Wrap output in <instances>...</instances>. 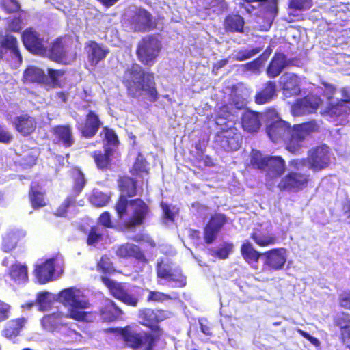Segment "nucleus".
<instances>
[{
    "label": "nucleus",
    "mask_w": 350,
    "mask_h": 350,
    "mask_svg": "<svg viewBox=\"0 0 350 350\" xmlns=\"http://www.w3.org/2000/svg\"><path fill=\"white\" fill-rule=\"evenodd\" d=\"M118 183L121 193L114 205L118 218L123 220V225L128 230L143 226L152 215L150 206L139 198L128 199L137 194V180L129 176H122Z\"/></svg>",
    "instance_id": "obj_1"
},
{
    "label": "nucleus",
    "mask_w": 350,
    "mask_h": 350,
    "mask_svg": "<svg viewBox=\"0 0 350 350\" xmlns=\"http://www.w3.org/2000/svg\"><path fill=\"white\" fill-rule=\"evenodd\" d=\"M217 140L220 142L224 151L229 152L236 151L240 146V134L236 128L226 125L217 134Z\"/></svg>",
    "instance_id": "obj_12"
},
{
    "label": "nucleus",
    "mask_w": 350,
    "mask_h": 350,
    "mask_svg": "<svg viewBox=\"0 0 350 350\" xmlns=\"http://www.w3.org/2000/svg\"><path fill=\"white\" fill-rule=\"evenodd\" d=\"M340 92L341 94L340 100L334 101L333 98L329 97V105L325 110L321 111L322 115H326L332 118L331 121H334L340 117L342 120L346 115L350 114V90L343 88Z\"/></svg>",
    "instance_id": "obj_8"
},
{
    "label": "nucleus",
    "mask_w": 350,
    "mask_h": 350,
    "mask_svg": "<svg viewBox=\"0 0 350 350\" xmlns=\"http://www.w3.org/2000/svg\"><path fill=\"white\" fill-rule=\"evenodd\" d=\"M103 321L112 322L120 319L123 312L121 308L113 300L107 298L99 310Z\"/></svg>",
    "instance_id": "obj_20"
},
{
    "label": "nucleus",
    "mask_w": 350,
    "mask_h": 350,
    "mask_svg": "<svg viewBox=\"0 0 350 350\" xmlns=\"http://www.w3.org/2000/svg\"><path fill=\"white\" fill-rule=\"evenodd\" d=\"M9 275L16 284H24L28 281L27 267L25 265L16 262L9 269Z\"/></svg>",
    "instance_id": "obj_32"
},
{
    "label": "nucleus",
    "mask_w": 350,
    "mask_h": 350,
    "mask_svg": "<svg viewBox=\"0 0 350 350\" xmlns=\"http://www.w3.org/2000/svg\"><path fill=\"white\" fill-rule=\"evenodd\" d=\"M312 5V0H290L289 8L293 10L304 11Z\"/></svg>",
    "instance_id": "obj_48"
},
{
    "label": "nucleus",
    "mask_w": 350,
    "mask_h": 350,
    "mask_svg": "<svg viewBox=\"0 0 350 350\" xmlns=\"http://www.w3.org/2000/svg\"><path fill=\"white\" fill-rule=\"evenodd\" d=\"M21 21L19 18H13L8 25V30L18 32L21 29Z\"/></svg>",
    "instance_id": "obj_64"
},
{
    "label": "nucleus",
    "mask_w": 350,
    "mask_h": 350,
    "mask_svg": "<svg viewBox=\"0 0 350 350\" xmlns=\"http://www.w3.org/2000/svg\"><path fill=\"white\" fill-rule=\"evenodd\" d=\"M227 6L228 5L224 0H209L208 5L206 7V9L209 12L219 15L227 9Z\"/></svg>",
    "instance_id": "obj_45"
},
{
    "label": "nucleus",
    "mask_w": 350,
    "mask_h": 350,
    "mask_svg": "<svg viewBox=\"0 0 350 350\" xmlns=\"http://www.w3.org/2000/svg\"><path fill=\"white\" fill-rule=\"evenodd\" d=\"M262 154H252L250 164L254 169L268 168L273 174V177L282 176L286 170L285 161L280 156L262 157Z\"/></svg>",
    "instance_id": "obj_9"
},
{
    "label": "nucleus",
    "mask_w": 350,
    "mask_h": 350,
    "mask_svg": "<svg viewBox=\"0 0 350 350\" xmlns=\"http://www.w3.org/2000/svg\"><path fill=\"white\" fill-rule=\"evenodd\" d=\"M54 133L59 144L70 147L74 144L71 128L69 126H58L54 129Z\"/></svg>",
    "instance_id": "obj_34"
},
{
    "label": "nucleus",
    "mask_w": 350,
    "mask_h": 350,
    "mask_svg": "<svg viewBox=\"0 0 350 350\" xmlns=\"http://www.w3.org/2000/svg\"><path fill=\"white\" fill-rule=\"evenodd\" d=\"M23 77L25 81L33 83H42L47 80V76L44 72L35 66L28 67L24 72Z\"/></svg>",
    "instance_id": "obj_39"
},
{
    "label": "nucleus",
    "mask_w": 350,
    "mask_h": 350,
    "mask_svg": "<svg viewBox=\"0 0 350 350\" xmlns=\"http://www.w3.org/2000/svg\"><path fill=\"white\" fill-rule=\"evenodd\" d=\"M261 125L260 114L252 111H246L242 114V126L250 133L256 132Z\"/></svg>",
    "instance_id": "obj_30"
},
{
    "label": "nucleus",
    "mask_w": 350,
    "mask_h": 350,
    "mask_svg": "<svg viewBox=\"0 0 350 350\" xmlns=\"http://www.w3.org/2000/svg\"><path fill=\"white\" fill-rule=\"evenodd\" d=\"M111 154H94V161L100 170H106L111 165Z\"/></svg>",
    "instance_id": "obj_51"
},
{
    "label": "nucleus",
    "mask_w": 350,
    "mask_h": 350,
    "mask_svg": "<svg viewBox=\"0 0 350 350\" xmlns=\"http://www.w3.org/2000/svg\"><path fill=\"white\" fill-rule=\"evenodd\" d=\"M129 172L133 176L142 180L150 174V164L142 154H137Z\"/></svg>",
    "instance_id": "obj_29"
},
{
    "label": "nucleus",
    "mask_w": 350,
    "mask_h": 350,
    "mask_svg": "<svg viewBox=\"0 0 350 350\" xmlns=\"http://www.w3.org/2000/svg\"><path fill=\"white\" fill-rule=\"evenodd\" d=\"M2 6L8 13L17 12L20 8V5L16 0H7Z\"/></svg>",
    "instance_id": "obj_60"
},
{
    "label": "nucleus",
    "mask_w": 350,
    "mask_h": 350,
    "mask_svg": "<svg viewBox=\"0 0 350 350\" xmlns=\"http://www.w3.org/2000/svg\"><path fill=\"white\" fill-rule=\"evenodd\" d=\"M27 322V319L25 317L8 321L2 330V336L10 340L16 338L25 327Z\"/></svg>",
    "instance_id": "obj_22"
},
{
    "label": "nucleus",
    "mask_w": 350,
    "mask_h": 350,
    "mask_svg": "<svg viewBox=\"0 0 350 350\" xmlns=\"http://www.w3.org/2000/svg\"><path fill=\"white\" fill-rule=\"evenodd\" d=\"M241 254L247 262H257L262 254L258 252L248 241H245L241 246Z\"/></svg>",
    "instance_id": "obj_38"
},
{
    "label": "nucleus",
    "mask_w": 350,
    "mask_h": 350,
    "mask_svg": "<svg viewBox=\"0 0 350 350\" xmlns=\"http://www.w3.org/2000/svg\"><path fill=\"white\" fill-rule=\"evenodd\" d=\"M250 238L256 245L261 247L273 246L278 243V238L275 233L262 224H258L254 228L250 234Z\"/></svg>",
    "instance_id": "obj_15"
},
{
    "label": "nucleus",
    "mask_w": 350,
    "mask_h": 350,
    "mask_svg": "<svg viewBox=\"0 0 350 350\" xmlns=\"http://www.w3.org/2000/svg\"><path fill=\"white\" fill-rule=\"evenodd\" d=\"M283 94L286 97L295 96L300 92V80L299 77L291 72H286L280 79Z\"/></svg>",
    "instance_id": "obj_17"
},
{
    "label": "nucleus",
    "mask_w": 350,
    "mask_h": 350,
    "mask_svg": "<svg viewBox=\"0 0 350 350\" xmlns=\"http://www.w3.org/2000/svg\"><path fill=\"white\" fill-rule=\"evenodd\" d=\"M44 196L45 193L42 191V188L38 183L33 182L31 184L29 198L33 209H39L46 205Z\"/></svg>",
    "instance_id": "obj_28"
},
{
    "label": "nucleus",
    "mask_w": 350,
    "mask_h": 350,
    "mask_svg": "<svg viewBox=\"0 0 350 350\" xmlns=\"http://www.w3.org/2000/svg\"><path fill=\"white\" fill-rule=\"evenodd\" d=\"M26 233L22 230H14L7 233L2 240L1 250L9 253L25 242Z\"/></svg>",
    "instance_id": "obj_21"
},
{
    "label": "nucleus",
    "mask_w": 350,
    "mask_h": 350,
    "mask_svg": "<svg viewBox=\"0 0 350 350\" xmlns=\"http://www.w3.org/2000/svg\"><path fill=\"white\" fill-rule=\"evenodd\" d=\"M22 40L27 49L35 54L42 55L46 52L44 36L32 28H28L23 33Z\"/></svg>",
    "instance_id": "obj_11"
},
{
    "label": "nucleus",
    "mask_w": 350,
    "mask_h": 350,
    "mask_svg": "<svg viewBox=\"0 0 350 350\" xmlns=\"http://www.w3.org/2000/svg\"><path fill=\"white\" fill-rule=\"evenodd\" d=\"M47 72V79L49 77L53 83H57L58 79L64 74V72L62 70H54L51 68H48Z\"/></svg>",
    "instance_id": "obj_62"
},
{
    "label": "nucleus",
    "mask_w": 350,
    "mask_h": 350,
    "mask_svg": "<svg viewBox=\"0 0 350 350\" xmlns=\"http://www.w3.org/2000/svg\"><path fill=\"white\" fill-rule=\"evenodd\" d=\"M297 332L300 336L308 340L314 346L319 347L320 345L319 339L310 335L308 332L301 329H297Z\"/></svg>",
    "instance_id": "obj_63"
},
{
    "label": "nucleus",
    "mask_w": 350,
    "mask_h": 350,
    "mask_svg": "<svg viewBox=\"0 0 350 350\" xmlns=\"http://www.w3.org/2000/svg\"><path fill=\"white\" fill-rule=\"evenodd\" d=\"M123 83L127 88L129 94L133 97L145 95L151 100L157 98V93L153 74L146 72L139 64H133L125 70Z\"/></svg>",
    "instance_id": "obj_4"
},
{
    "label": "nucleus",
    "mask_w": 350,
    "mask_h": 350,
    "mask_svg": "<svg viewBox=\"0 0 350 350\" xmlns=\"http://www.w3.org/2000/svg\"><path fill=\"white\" fill-rule=\"evenodd\" d=\"M306 163L310 164V167L314 171H319L328 167L330 159L328 154H308L304 159Z\"/></svg>",
    "instance_id": "obj_36"
},
{
    "label": "nucleus",
    "mask_w": 350,
    "mask_h": 350,
    "mask_svg": "<svg viewBox=\"0 0 350 350\" xmlns=\"http://www.w3.org/2000/svg\"><path fill=\"white\" fill-rule=\"evenodd\" d=\"M11 306L0 299V322L4 321L10 317Z\"/></svg>",
    "instance_id": "obj_57"
},
{
    "label": "nucleus",
    "mask_w": 350,
    "mask_h": 350,
    "mask_svg": "<svg viewBox=\"0 0 350 350\" xmlns=\"http://www.w3.org/2000/svg\"><path fill=\"white\" fill-rule=\"evenodd\" d=\"M170 299H172V297L169 294L157 291H150L146 300L148 302H163Z\"/></svg>",
    "instance_id": "obj_49"
},
{
    "label": "nucleus",
    "mask_w": 350,
    "mask_h": 350,
    "mask_svg": "<svg viewBox=\"0 0 350 350\" xmlns=\"http://www.w3.org/2000/svg\"><path fill=\"white\" fill-rule=\"evenodd\" d=\"M116 254L120 258H133L142 262H147L148 261L141 248L138 245L131 243H126L118 246Z\"/></svg>",
    "instance_id": "obj_18"
},
{
    "label": "nucleus",
    "mask_w": 350,
    "mask_h": 350,
    "mask_svg": "<svg viewBox=\"0 0 350 350\" xmlns=\"http://www.w3.org/2000/svg\"><path fill=\"white\" fill-rule=\"evenodd\" d=\"M131 25L135 31H145L150 29L152 25L150 14L145 10L139 9L133 16Z\"/></svg>",
    "instance_id": "obj_25"
},
{
    "label": "nucleus",
    "mask_w": 350,
    "mask_h": 350,
    "mask_svg": "<svg viewBox=\"0 0 350 350\" xmlns=\"http://www.w3.org/2000/svg\"><path fill=\"white\" fill-rule=\"evenodd\" d=\"M244 23L243 18L239 15H230L224 21L226 29L232 32H243Z\"/></svg>",
    "instance_id": "obj_40"
},
{
    "label": "nucleus",
    "mask_w": 350,
    "mask_h": 350,
    "mask_svg": "<svg viewBox=\"0 0 350 350\" xmlns=\"http://www.w3.org/2000/svg\"><path fill=\"white\" fill-rule=\"evenodd\" d=\"M103 239L102 230L98 226H93L90 228L86 239V243L90 246H94Z\"/></svg>",
    "instance_id": "obj_43"
},
{
    "label": "nucleus",
    "mask_w": 350,
    "mask_h": 350,
    "mask_svg": "<svg viewBox=\"0 0 350 350\" xmlns=\"http://www.w3.org/2000/svg\"><path fill=\"white\" fill-rule=\"evenodd\" d=\"M233 248V244L224 242L220 247L215 251V256L220 259H226L228 257Z\"/></svg>",
    "instance_id": "obj_53"
},
{
    "label": "nucleus",
    "mask_w": 350,
    "mask_h": 350,
    "mask_svg": "<svg viewBox=\"0 0 350 350\" xmlns=\"http://www.w3.org/2000/svg\"><path fill=\"white\" fill-rule=\"evenodd\" d=\"M14 124L16 131L24 136L31 134L36 128L35 119L28 114L17 116L14 121Z\"/></svg>",
    "instance_id": "obj_27"
},
{
    "label": "nucleus",
    "mask_w": 350,
    "mask_h": 350,
    "mask_svg": "<svg viewBox=\"0 0 350 350\" xmlns=\"http://www.w3.org/2000/svg\"><path fill=\"white\" fill-rule=\"evenodd\" d=\"M321 124V120H312L302 124H295L291 130L288 122L277 118L267 124L266 131L270 139L275 143L280 140L284 141L286 138L291 136L286 143V148L288 152L295 153L304 146L307 136L319 131Z\"/></svg>",
    "instance_id": "obj_3"
},
{
    "label": "nucleus",
    "mask_w": 350,
    "mask_h": 350,
    "mask_svg": "<svg viewBox=\"0 0 350 350\" xmlns=\"http://www.w3.org/2000/svg\"><path fill=\"white\" fill-rule=\"evenodd\" d=\"M6 49H9L19 62L22 61V56L18 47V41L15 37L8 34L5 35L0 43V58L3 57Z\"/></svg>",
    "instance_id": "obj_33"
},
{
    "label": "nucleus",
    "mask_w": 350,
    "mask_h": 350,
    "mask_svg": "<svg viewBox=\"0 0 350 350\" xmlns=\"http://www.w3.org/2000/svg\"><path fill=\"white\" fill-rule=\"evenodd\" d=\"M55 258H51L36 266L34 273L40 283L45 284L52 280L55 273Z\"/></svg>",
    "instance_id": "obj_23"
},
{
    "label": "nucleus",
    "mask_w": 350,
    "mask_h": 350,
    "mask_svg": "<svg viewBox=\"0 0 350 350\" xmlns=\"http://www.w3.org/2000/svg\"><path fill=\"white\" fill-rule=\"evenodd\" d=\"M102 122L98 115L93 111H90L85 118L84 124L79 126L82 136L86 138L94 137L101 126Z\"/></svg>",
    "instance_id": "obj_19"
},
{
    "label": "nucleus",
    "mask_w": 350,
    "mask_h": 350,
    "mask_svg": "<svg viewBox=\"0 0 350 350\" xmlns=\"http://www.w3.org/2000/svg\"><path fill=\"white\" fill-rule=\"evenodd\" d=\"M165 280L172 283V286L174 288H183L187 284V278L180 268H175Z\"/></svg>",
    "instance_id": "obj_42"
},
{
    "label": "nucleus",
    "mask_w": 350,
    "mask_h": 350,
    "mask_svg": "<svg viewBox=\"0 0 350 350\" xmlns=\"http://www.w3.org/2000/svg\"><path fill=\"white\" fill-rule=\"evenodd\" d=\"M161 44L155 36L144 38L138 44L137 55L140 61L147 65H152L158 56Z\"/></svg>",
    "instance_id": "obj_10"
},
{
    "label": "nucleus",
    "mask_w": 350,
    "mask_h": 350,
    "mask_svg": "<svg viewBox=\"0 0 350 350\" xmlns=\"http://www.w3.org/2000/svg\"><path fill=\"white\" fill-rule=\"evenodd\" d=\"M85 184L84 174L79 170H77V177L75 180V186L78 192H80Z\"/></svg>",
    "instance_id": "obj_61"
},
{
    "label": "nucleus",
    "mask_w": 350,
    "mask_h": 350,
    "mask_svg": "<svg viewBox=\"0 0 350 350\" xmlns=\"http://www.w3.org/2000/svg\"><path fill=\"white\" fill-rule=\"evenodd\" d=\"M322 104L319 97L315 96H308L304 98L298 99L291 107V113L295 116H300L316 111Z\"/></svg>",
    "instance_id": "obj_14"
},
{
    "label": "nucleus",
    "mask_w": 350,
    "mask_h": 350,
    "mask_svg": "<svg viewBox=\"0 0 350 350\" xmlns=\"http://www.w3.org/2000/svg\"><path fill=\"white\" fill-rule=\"evenodd\" d=\"M276 84L273 81H267L259 92L255 96V101L258 104H265L270 102L276 96Z\"/></svg>",
    "instance_id": "obj_31"
},
{
    "label": "nucleus",
    "mask_w": 350,
    "mask_h": 350,
    "mask_svg": "<svg viewBox=\"0 0 350 350\" xmlns=\"http://www.w3.org/2000/svg\"><path fill=\"white\" fill-rule=\"evenodd\" d=\"M288 65L286 56L281 53H276L267 68V75L269 78H275Z\"/></svg>",
    "instance_id": "obj_26"
},
{
    "label": "nucleus",
    "mask_w": 350,
    "mask_h": 350,
    "mask_svg": "<svg viewBox=\"0 0 350 350\" xmlns=\"http://www.w3.org/2000/svg\"><path fill=\"white\" fill-rule=\"evenodd\" d=\"M37 161V157L34 154H25L18 161V164L24 169L32 167Z\"/></svg>",
    "instance_id": "obj_56"
},
{
    "label": "nucleus",
    "mask_w": 350,
    "mask_h": 350,
    "mask_svg": "<svg viewBox=\"0 0 350 350\" xmlns=\"http://www.w3.org/2000/svg\"><path fill=\"white\" fill-rule=\"evenodd\" d=\"M77 206V199L74 195L67 196L62 203L57 208L54 215L57 217H65L70 208Z\"/></svg>",
    "instance_id": "obj_41"
},
{
    "label": "nucleus",
    "mask_w": 350,
    "mask_h": 350,
    "mask_svg": "<svg viewBox=\"0 0 350 350\" xmlns=\"http://www.w3.org/2000/svg\"><path fill=\"white\" fill-rule=\"evenodd\" d=\"M109 200L110 197L103 192L94 193L91 196V202L98 207L106 206Z\"/></svg>",
    "instance_id": "obj_50"
},
{
    "label": "nucleus",
    "mask_w": 350,
    "mask_h": 350,
    "mask_svg": "<svg viewBox=\"0 0 350 350\" xmlns=\"http://www.w3.org/2000/svg\"><path fill=\"white\" fill-rule=\"evenodd\" d=\"M260 51V49H243L237 51L234 55V58L237 61H243L252 57Z\"/></svg>",
    "instance_id": "obj_46"
},
{
    "label": "nucleus",
    "mask_w": 350,
    "mask_h": 350,
    "mask_svg": "<svg viewBox=\"0 0 350 350\" xmlns=\"http://www.w3.org/2000/svg\"><path fill=\"white\" fill-rule=\"evenodd\" d=\"M13 139L12 133L0 124V142L9 144Z\"/></svg>",
    "instance_id": "obj_59"
},
{
    "label": "nucleus",
    "mask_w": 350,
    "mask_h": 350,
    "mask_svg": "<svg viewBox=\"0 0 350 350\" xmlns=\"http://www.w3.org/2000/svg\"><path fill=\"white\" fill-rule=\"evenodd\" d=\"M289 165L294 170L289 171L278 185L281 191L298 192L306 189L310 180V174L302 172L300 170L306 166V161L302 159H293L289 161Z\"/></svg>",
    "instance_id": "obj_6"
},
{
    "label": "nucleus",
    "mask_w": 350,
    "mask_h": 350,
    "mask_svg": "<svg viewBox=\"0 0 350 350\" xmlns=\"http://www.w3.org/2000/svg\"><path fill=\"white\" fill-rule=\"evenodd\" d=\"M227 222V217L222 213L213 215L204 228V239L206 244L213 243L217 234Z\"/></svg>",
    "instance_id": "obj_13"
},
{
    "label": "nucleus",
    "mask_w": 350,
    "mask_h": 350,
    "mask_svg": "<svg viewBox=\"0 0 350 350\" xmlns=\"http://www.w3.org/2000/svg\"><path fill=\"white\" fill-rule=\"evenodd\" d=\"M88 60L92 66H96L99 62L104 59L109 53V49L94 41L90 42L86 46Z\"/></svg>",
    "instance_id": "obj_24"
},
{
    "label": "nucleus",
    "mask_w": 350,
    "mask_h": 350,
    "mask_svg": "<svg viewBox=\"0 0 350 350\" xmlns=\"http://www.w3.org/2000/svg\"><path fill=\"white\" fill-rule=\"evenodd\" d=\"M265 258V264L273 270L281 269L286 261V249L273 248L262 253Z\"/></svg>",
    "instance_id": "obj_16"
},
{
    "label": "nucleus",
    "mask_w": 350,
    "mask_h": 350,
    "mask_svg": "<svg viewBox=\"0 0 350 350\" xmlns=\"http://www.w3.org/2000/svg\"><path fill=\"white\" fill-rule=\"evenodd\" d=\"M98 269L103 273H109L113 271L112 263L109 258L104 255L98 263Z\"/></svg>",
    "instance_id": "obj_55"
},
{
    "label": "nucleus",
    "mask_w": 350,
    "mask_h": 350,
    "mask_svg": "<svg viewBox=\"0 0 350 350\" xmlns=\"http://www.w3.org/2000/svg\"><path fill=\"white\" fill-rule=\"evenodd\" d=\"M260 5L267 9L268 18L271 21L278 14V1L277 0H262Z\"/></svg>",
    "instance_id": "obj_47"
},
{
    "label": "nucleus",
    "mask_w": 350,
    "mask_h": 350,
    "mask_svg": "<svg viewBox=\"0 0 350 350\" xmlns=\"http://www.w3.org/2000/svg\"><path fill=\"white\" fill-rule=\"evenodd\" d=\"M102 134H104L107 145L113 147L118 144V136L112 129L105 128L102 131Z\"/></svg>",
    "instance_id": "obj_52"
},
{
    "label": "nucleus",
    "mask_w": 350,
    "mask_h": 350,
    "mask_svg": "<svg viewBox=\"0 0 350 350\" xmlns=\"http://www.w3.org/2000/svg\"><path fill=\"white\" fill-rule=\"evenodd\" d=\"M98 222L105 228H113L111 216L110 213L108 211H105L100 214L98 217Z\"/></svg>",
    "instance_id": "obj_58"
},
{
    "label": "nucleus",
    "mask_w": 350,
    "mask_h": 350,
    "mask_svg": "<svg viewBox=\"0 0 350 350\" xmlns=\"http://www.w3.org/2000/svg\"><path fill=\"white\" fill-rule=\"evenodd\" d=\"M67 49L63 45L61 40H57L53 44L51 49L47 50L43 55L48 56L51 59L55 62H62L66 57Z\"/></svg>",
    "instance_id": "obj_37"
},
{
    "label": "nucleus",
    "mask_w": 350,
    "mask_h": 350,
    "mask_svg": "<svg viewBox=\"0 0 350 350\" xmlns=\"http://www.w3.org/2000/svg\"><path fill=\"white\" fill-rule=\"evenodd\" d=\"M100 280L114 299L126 306H137L139 301V295L129 291L124 283L117 282L106 276H102Z\"/></svg>",
    "instance_id": "obj_7"
},
{
    "label": "nucleus",
    "mask_w": 350,
    "mask_h": 350,
    "mask_svg": "<svg viewBox=\"0 0 350 350\" xmlns=\"http://www.w3.org/2000/svg\"><path fill=\"white\" fill-rule=\"evenodd\" d=\"M169 318V312L163 309L142 308L138 312L139 323L150 329L137 332L131 326L127 325L118 329L126 347L133 350H153L157 342L162 334V329L159 324Z\"/></svg>",
    "instance_id": "obj_2"
},
{
    "label": "nucleus",
    "mask_w": 350,
    "mask_h": 350,
    "mask_svg": "<svg viewBox=\"0 0 350 350\" xmlns=\"http://www.w3.org/2000/svg\"><path fill=\"white\" fill-rule=\"evenodd\" d=\"M175 268H172L168 263H164L163 260L157 262L156 266V273L158 278L166 280L168 276L174 271Z\"/></svg>",
    "instance_id": "obj_44"
},
{
    "label": "nucleus",
    "mask_w": 350,
    "mask_h": 350,
    "mask_svg": "<svg viewBox=\"0 0 350 350\" xmlns=\"http://www.w3.org/2000/svg\"><path fill=\"white\" fill-rule=\"evenodd\" d=\"M49 295L48 292H40L37 295L36 302L42 311L46 310L50 306L51 303L48 299Z\"/></svg>",
    "instance_id": "obj_54"
},
{
    "label": "nucleus",
    "mask_w": 350,
    "mask_h": 350,
    "mask_svg": "<svg viewBox=\"0 0 350 350\" xmlns=\"http://www.w3.org/2000/svg\"><path fill=\"white\" fill-rule=\"evenodd\" d=\"M63 317L64 314L62 312H54L44 315L41 320L42 325L46 330L54 332L62 325Z\"/></svg>",
    "instance_id": "obj_35"
},
{
    "label": "nucleus",
    "mask_w": 350,
    "mask_h": 350,
    "mask_svg": "<svg viewBox=\"0 0 350 350\" xmlns=\"http://www.w3.org/2000/svg\"><path fill=\"white\" fill-rule=\"evenodd\" d=\"M58 299L68 306L66 314L67 318L85 323H93L96 320V312L83 310L89 307L90 303L81 297L79 291L75 288L70 287L62 290L58 294Z\"/></svg>",
    "instance_id": "obj_5"
}]
</instances>
